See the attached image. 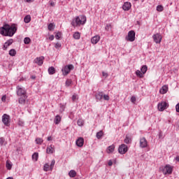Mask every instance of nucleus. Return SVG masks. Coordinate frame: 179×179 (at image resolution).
Listing matches in <instances>:
<instances>
[{"label": "nucleus", "instance_id": "54", "mask_svg": "<svg viewBox=\"0 0 179 179\" xmlns=\"http://www.w3.org/2000/svg\"><path fill=\"white\" fill-rule=\"evenodd\" d=\"M24 1L25 2H28V3L34 1V0H24Z\"/></svg>", "mask_w": 179, "mask_h": 179}, {"label": "nucleus", "instance_id": "38", "mask_svg": "<svg viewBox=\"0 0 179 179\" xmlns=\"http://www.w3.org/2000/svg\"><path fill=\"white\" fill-rule=\"evenodd\" d=\"M50 171H52V169H54V166H55V159L52 160L50 163Z\"/></svg>", "mask_w": 179, "mask_h": 179}, {"label": "nucleus", "instance_id": "41", "mask_svg": "<svg viewBox=\"0 0 179 179\" xmlns=\"http://www.w3.org/2000/svg\"><path fill=\"white\" fill-rule=\"evenodd\" d=\"M61 36H62V34L61 32H57L55 35L56 40H59L61 38Z\"/></svg>", "mask_w": 179, "mask_h": 179}, {"label": "nucleus", "instance_id": "20", "mask_svg": "<svg viewBox=\"0 0 179 179\" xmlns=\"http://www.w3.org/2000/svg\"><path fill=\"white\" fill-rule=\"evenodd\" d=\"M27 99V95L20 96L18 99V103L20 104H24L26 103V99Z\"/></svg>", "mask_w": 179, "mask_h": 179}, {"label": "nucleus", "instance_id": "26", "mask_svg": "<svg viewBox=\"0 0 179 179\" xmlns=\"http://www.w3.org/2000/svg\"><path fill=\"white\" fill-rule=\"evenodd\" d=\"M61 116L57 115L55 118V124L57 125V124H59L61 122Z\"/></svg>", "mask_w": 179, "mask_h": 179}, {"label": "nucleus", "instance_id": "10", "mask_svg": "<svg viewBox=\"0 0 179 179\" xmlns=\"http://www.w3.org/2000/svg\"><path fill=\"white\" fill-rule=\"evenodd\" d=\"M173 169H174L173 166L166 165L164 166L162 172L164 174H171L173 173Z\"/></svg>", "mask_w": 179, "mask_h": 179}, {"label": "nucleus", "instance_id": "59", "mask_svg": "<svg viewBox=\"0 0 179 179\" xmlns=\"http://www.w3.org/2000/svg\"><path fill=\"white\" fill-rule=\"evenodd\" d=\"M32 79H36V77H32Z\"/></svg>", "mask_w": 179, "mask_h": 179}, {"label": "nucleus", "instance_id": "35", "mask_svg": "<svg viewBox=\"0 0 179 179\" xmlns=\"http://www.w3.org/2000/svg\"><path fill=\"white\" fill-rule=\"evenodd\" d=\"M104 135V133H103V131H100L99 132L96 133V138L97 139H101V136Z\"/></svg>", "mask_w": 179, "mask_h": 179}, {"label": "nucleus", "instance_id": "47", "mask_svg": "<svg viewBox=\"0 0 179 179\" xmlns=\"http://www.w3.org/2000/svg\"><path fill=\"white\" fill-rule=\"evenodd\" d=\"M131 103H135V101H136V98L135 96H131Z\"/></svg>", "mask_w": 179, "mask_h": 179}, {"label": "nucleus", "instance_id": "7", "mask_svg": "<svg viewBox=\"0 0 179 179\" xmlns=\"http://www.w3.org/2000/svg\"><path fill=\"white\" fill-rule=\"evenodd\" d=\"M152 38H153L155 43H156V44H160V43H162L163 36H162V34L157 33L152 36Z\"/></svg>", "mask_w": 179, "mask_h": 179}, {"label": "nucleus", "instance_id": "3", "mask_svg": "<svg viewBox=\"0 0 179 179\" xmlns=\"http://www.w3.org/2000/svg\"><path fill=\"white\" fill-rule=\"evenodd\" d=\"M73 65L72 64L65 66L62 69V75H64V76H66V75H69V73H71V71L73 70Z\"/></svg>", "mask_w": 179, "mask_h": 179}, {"label": "nucleus", "instance_id": "6", "mask_svg": "<svg viewBox=\"0 0 179 179\" xmlns=\"http://www.w3.org/2000/svg\"><path fill=\"white\" fill-rule=\"evenodd\" d=\"M2 122L6 127H9L10 125V116L7 114L3 115Z\"/></svg>", "mask_w": 179, "mask_h": 179}, {"label": "nucleus", "instance_id": "23", "mask_svg": "<svg viewBox=\"0 0 179 179\" xmlns=\"http://www.w3.org/2000/svg\"><path fill=\"white\" fill-rule=\"evenodd\" d=\"M69 177H71V178H73L75 177H76V171L74 170H71L69 173Z\"/></svg>", "mask_w": 179, "mask_h": 179}, {"label": "nucleus", "instance_id": "36", "mask_svg": "<svg viewBox=\"0 0 179 179\" xmlns=\"http://www.w3.org/2000/svg\"><path fill=\"white\" fill-rule=\"evenodd\" d=\"M77 124L79 127H83V124H85V121L82 119H79L77 122Z\"/></svg>", "mask_w": 179, "mask_h": 179}, {"label": "nucleus", "instance_id": "51", "mask_svg": "<svg viewBox=\"0 0 179 179\" xmlns=\"http://www.w3.org/2000/svg\"><path fill=\"white\" fill-rule=\"evenodd\" d=\"M1 101H6V95H4V96H2Z\"/></svg>", "mask_w": 179, "mask_h": 179}, {"label": "nucleus", "instance_id": "22", "mask_svg": "<svg viewBox=\"0 0 179 179\" xmlns=\"http://www.w3.org/2000/svg\"><path fill=\"white\" fill-rule=\"evenodd\" d=\"M103 94V92H99L95 95L96 100H102Z\"/></svg>", "mask_w": 179, "mask_h": 179}, {"label": "nucleus", "instance_id": "8", "mask_svg": "<svg viewBox=\"0 0 179 179\" xmlns=\"http://www.w3.org/2000/svg\"><path fill=\"white\" fill-rule=\"evenodd\" d=\"M118 152L120 155H125L128 152V146L125 144H122L119 146Z\"/></svg>", "mask_w": 179, "mask_h": 179}, {"label": "nucleus", "instance_id": "24", "mask_svg": "<svg viewBox=\"0 0 179 179\" xmlns=\"http://www.w3.org/2000/svg\"><path fill=\"white\" fill-rule=\"evenodd\" d=\"M44 171H51V166L48 164H45L43 166Z\"/></svg>", "mask_w": 179, "mask_h": 179}, {"label": "nucleus", "instance_id": "18", "mask_svg": "<svg viewBox=\"0 0 179 179\" xmlns=\"http://www.w3.org/2000/svg\"><path fill=\"white\" fill-rule=\"evenodd\" d=\"M169 92V87L167 85H164L159 90V93L161 94H166Z\"/></svg>", "mask_w": 179, "mask_h": 179}, {"label": "nucleus", "instance_id": "56", "mask_svg": "<svg viewBox=\"0 0 179 179\" xmlns=\"http://www.w3.org/2000/svg\"><path fill=\"white\" fill-rule=\"evenodd\" d=\"M176 160L177 162H179V156H178V157H176Z\"/></svg>", "mask_w": 179, "mask_h": 179}, {"label": "nucleus", "instance_id": "33", "mask_svg": "<svg viewBox=\"0 0 179 179\" xmlns=\"http://www.w3.org/2000/svg\"><path fill=\"white\" fill-rule=\"evenodd\" d=\"M9 55H10V57H15L16 55V50L15 49H11L9 51Z\"/></svg>", "mask_w": 179, "mask_h": 179}, {"label": "nucleus", "instance_id": "19", "mask_svg": "<svg viewBox=\"0 0 179 179\" xmlns=\"http://www.w3.org/2000/svg\"><path fill=\"white\" fill-rule=\"evenodd\" d=\"M13 43V39H10V40L7 41L4 43V45L3 47V50H6L8 48V47H9V45H12Z\"/></svg>", "mask_w": 179, "mask_h": 179}, {"label": "nucleus", "instance_id": "45", "mask_svg": "<svg viewBox=\"0 0 179 179\" xmlns=\"http://www.w3.org/2000/svg\"><path fill=\"white\" fill-rule=\"evenodd\" d=\"M110 29H111V24H106L105 29L107 30V31H108V30H110Z\"/></svg>", "mask_w": 179, "mask_h": 179}, {"label": "nucleus", "instance_id": "52", "mask_svg": "<svg viewBox=\"0 0 179 179\" xmlns=\"http://www.w3.org/2000/svg\"><path fill=\"white\" fill-rule=\"evenodd\" d=\"M102 75L103 76H104L105 78H107V76H108V74L107 73L105 72H102Z\"/></svg>", "mask_w": 179, "mask_h": 179}, {"label": "nucleus", "instance_id": "17", "mask_svg": "<svg viewBox=\"0 0 179 179\" xmlns=\"http://www.w3.org/2000/svg\"><path fill=\"white\" fill-rule=\"evenodd\" d=\"M114 150H115V145L113 144L107 148L106 153L110 155V153H113Z\"/></svg>", "mask_w": 179, "mask_h": 179}, {"label": "nucleus", "instance_id": "5", "mask_svg": "<svg viewBox=\"0 0 179 179\" xmlns=\"http://www.w3.org/2000/svg\"><path fill=\"white\" fill-rule=\"evenodd\" d=\"M157 108L159 111H164V110H167V108H169V103L162 101L158 103Z\"/></svg>", "mask_w": 179, "mask_h": 179}, {"label": "nucleus", "instance_id": "25", "mask_svg": "<svg viewBox=\"0 0 179 179\" xmlns=\"http://www.w3.org/2000/svg\"><path fill=\"white\" fill-rule=\"evenodd\" d=\"M32 160L34 162H37V160H38V152H34L32 155Z\"/></svg>", "mask_w": 179, "mask_h": 179}, {"label": "nucleus", "instance_id": "2", "mask_svg": "<svg viewBox=\"0 0 179 179\" xmlns=\"http://www.w3.org/2000/svg\"><path fill=\"white\" fill-rule=\"evenodd\" d=\"M87 18L85 15H81L75 17L71 22V24L73 27H78L79 26H83L86 24Z\"/></svg>", "mask_w": 179, "mask_h": 179}, {"label": "nucleus", "instance_id": "32", "mask_svg": "<svg viewBox=\"0 0 179 179\" xmlns=\"http://www.w3.org/2000/svg\"><path fill=\"white\" fill-rule=\"evenodd\" d=\"M136 75L138 78H143L145 76L144 74L142 73V71H139V70H137L136 71Z\"/></svg>", "mask_w": 179, "mask_h": 179}, {"label": "nucleus", "instance_id": "49", "mask_svg": "<svg viewBox=\"0 0 179 179\" xmlns=\"http://www.w3.org/2000/svg\"><path fill=\"white\" fill-rule=\"evenodd\" d=\"M176 113H179V103L176 106Z\"/></svg>", "mask_w": 179, "mask_h": 179}, {"label": "nucleus", "instance_id": "57", "mask_svg": "<svg viewBox=\"0 0 179 179\" xmlns=\"http://www.w3.org/2000/svg\"><path fill=\"white\" fill-rule=\"evenodd\" d=\"M23 124H24L23 122H19V125H23Z\"/></svg>", "mask_w": 179, "mask_h": 179}, {"label": "nucleus", "instance_id": "21", "mask_svg": "<svg viewBox=\"0 0 179 179\" xmlns=\"http://www.w3.org/2000/svg\"><path fill=\"white\" fill-rule=\"evenodd\" d=\"M6 167L7 170H12V162L9 160L6 161Z\"/></svg>", "mask_w": 179, "mask_h": 179}, {"label": "nucleus", "instance_id": "9", "mask_svg": "<svg viewBox=\"0 0 179 179\" xmlns=\"http://www.w3.org/2000/svg\"><path fill=\"white\" fill-rule=\"evenodd\" d=\"M17 94L19 97L22 96H27L26 94V90L20 86L17 87Z\"/></svg>", "mask_w": 179, "mask_h": 179}, {"label": "nucleus", "instance_id": "37", "mask_svg": "<svg viewBox=\"0 0 179 179\" xmlns=\"http://www.w3.org/2000/svg\"><path fill=\"white\" fill-rule=\"evenodd\" d=\"M164 8L162 5H159L157 6V12H163Z\"/></svg>", "mask_w": 179, "mask_h": 179}, {"label": "nucleus", "instance_id": "1", "mask_svg": "<svg viewBox=\"0 0 179 179\" xmlns=\"http://www.w3.org/2000/svg\"><path fill=\"white\" fill-rule=\"evenodd\" d=\"M17 30V27L16 24H13L11 26L9 24H5L0 28V34L2 36H8L12 37Z\"/></svg>", "mask_w": 179, "mask_h": 179}, {"label": "nucleus", "instance_id": "34", "mask_svg": "<svg viewBox=\"0 0 179 179\" xmlns=\"http://www.w3.org/2000/svg\"><path fill=\"white\" fill-rule=\"evenodd\" d=\"M131 137L129 135H127L124 139V143H131Z\"/></svg>", "mask_w": 179, "mask_h": 179}, {"label": "nucleus", "instance_id": "39", "mask_svg": "<svg viewBox=\"0 0 179 179\" xmlns=\"http://www.w3.org/2000/svg\"><path fill=\"white\" fill-rule=\"evenodd\" d=\"M31 41V40L30 39V38L29 37H26L24 39V44H30V42Z\"/></svg>", "mask_w": 179, "mask_h": 179}, {"label": "nucleus", "instance_id": "60", "mask_svg": "<svg viewBox=\"0 0 179 179\" xmlns=\"http://www.w3.org/2000/svg\"><path fill=\"white\" fill-rule=\"evenodd\" d=\"M134 1H138V0H134Z\"/></svg>", "mask_w": 179, "mask_h": 179}, {"label": "nucleus", "instance_id": "43", "mask_svg": "<svg viewBox=\"0 0 179 179\" xmlns=\"http://www.w3.org/2000/svg\"><path fill=\"white\" fill-rule=\"evenodd\" d=\"M48 30H54V24L52 23L48 25Z\"/></svg>", "mask_w": 179, "mask_h": 179}, {"label": "nucleus", "instance_id": "11", "mask_svg": "<svg viewBox=\"0 0 179 179\" xmlns=\"http://www.w3.org/2000/svg\"><path fill=\"white\" fill-rule=\"evenodd\" d=\"M140 148H142L143 149L148 148V141L144 137L140 138Z\"/></svg>", "mask_w": 179, "mask_h": 179}, {"label": "nucleus", "instance_id": "29", "mask_svg": "<svg viewBox=\"0 0 179 179\" xmlns=\"http://www.w3.org/2000/svg\"><path fill=\"white\" fill-rule=\"evenodd\" d=\"M35 142L36 145H41L43 142H44V140H43L41 138H36Z\"/></svg>", "mask_w": 179, "mask_h": 179}, {"label": "nucleus", "instance_id": "30", "mask_svg": "<svg viewBox=\"0 0 179 179\" xmlns=\"http://www.w3.org/2000/svg\"><path fill=\"white\" fill-rule=\"evenodd\" d=\"M31 20V17H30V15H27L24 18V23H30Z\"/></svg>", "mask_w": 179, "mask_h": 179}, {"label": "nucleus", "instance_id": "4", "mask_svg": "<svg viewBox=\"0 0 179 179\" xmlns=\"http://www.w3.org/2000/svg\"><path fill=\"white\" fill-rule=\"evenodd\" d=\"M135 31H129L127 34V36L125 37V41H130V43L134 42V41L135 40Z\"/></svg>", "mask_w": 179, "mask_h": 179}, {"label": "nucleus", "instance_id": "46", "mask_svg": "<svg viewBox=\"0 0 179 179\" xmlns=\"http://www.w3.org/2000/svg\"><path fill=\"white\" fill-rule=\"evenodd\" d=\"M72 84V80H67L66 81V86H69L70 85H71Z\"/></svg>", "mask_w": 179, "mask_h": 179}, {"label": "nucleus", "instance_id": "12", "mask_svg": "<svg viewBox=\"0 0 179 179\" xmlns=\"http://www.w3.org/2000/svg\"><path fill=\"white\" fill-rule=\"evenodd\" d=\"M34 62H35V64H37V65H39V66H41V65H43V64L44 62V57L41 56L39 57H36L34 59Z\"/></svg>", "mask_w": 179, "mask_h": 179}, {"label": "nucleus", "instance_id": "53", "mask_svg": "<svg viewBox=\"0 0 179 179\" xmlns=\"http://www.w3.org/2000/svg\"><path fill=\"white\" fill-rule=\"evenodd\" d=\"M108 166H113V161L110 160L108 163Z\"/></svg>", "mask_w": 179, "mask_h": 179}, {"label": "nucleus", "instance_id": "58", "mask_svg": "<svg viewBox=\"0 0 179 179\" xmlns=\"http://www.w3.org/2000/svg\"><path fill=\"white\" fill-rule=\"evenodd\" d=\"M51 6H54V3H50Z\"/></svg>", "mask_w": 179, "mask_h": 179}, {"label": "nucleus", "instance_id": "14", "mask_svg": "<svg viewBox=\"0 0 179 179\" xmlns=\"http://www.w3.org/2000/svg\"><path fill=\"white\" fill-rule=\"evenodd\" d=\"M132 5L131 4L130 2H124L123 6H122V9L123 10H125V11H128L129 10V9H131Z\"/></svg>", "mask_w": 179, "mask_h": 179}, {"label": "nucleus", "instance_id": "55", "mask_svg": "<svg viewBox=\"0 0 179 179\" xmlns=\"http://www.w3.org/2000/svg\"><path fill=\"white\" fill-rule=\"evenodd\" d=\"M48 141H52V137H51V136L48 137Z\"/></svg>", "mask_w": 179, "mask_h": 179}, {"label": "nucleus", "instance_id": "13", "mask_svg": "<svg viewBox=\"0 0 179 179\" xmlns=\"http://www.w3.org/2000/svg\"><path fill=\"white\" fill-rule=\"evenodd\" d=\"M55 152V147L53 145H50L46 148V153L48 155H52Z\"/></svg>", "mask_w": 179, "mask_h": 179}, {"label": "nucleus", "instance_id": "27", "mask_svg": "<svg viewBox=\"0 0 179 179\" xmlns=\"http://www.w3.org/2000/svg\"><path fill=\"white\" fill-rule=\"evenodd\" d=\"M141 71L142 72V73L143 75H145V73H146V72H148V66L144 65L141 67Z\"/></svg>", "mask_w": 179, "mask_h": 179}, {"label": "nucleus", "instance_id": "16", "mask_svg": "<svg viewBox=\"0 0 179 179\" xmlns=\"http://www.w3.org/2000/svg\"><path fill=\"white\" fill-rule=\"evenodd\" d=\"M77 146H78L79 148H82V146H83V143H85V140L83 139V138L80 137L76 142Z\"/></svg>", "mask_w": 179, "mask_h": 179}, {"label": "nucleus", "instance_id": "31", "mask_svg": "<svg viewBox=\"0 0 179 179\" xmlns=\"http://www.w3.org/2000/svg\"><path fill=\"white\" fill-rule=\"evenodd\" d=\"M73 38L75 39V40H79L80 38V33H79V32H75L74 34H73Z\"/></svg>", "mask_w": 179, "mask_h": 179}, {"label": "nucleus", "instance_id": "28", "mask_svg": "<svg viewBox=\"0 0 179 179\" xmlns=\"http://www.w3.org/2000/svg\"><path fill=\"white\" fill-rule=\"evenodd\" d=\"M49 75H54L55 73V68L51 66L48 69Z\"/></svg>", "mask_w": 179, "mask_h": 179}, {"label": "nucleus", "instance_id": "40", "mask_svg": "<svg viewBox=\"0 0 179 179\" xmlns=\"http://www.w3.org/2000/svg\"><path fill=\"white\" fill-rule=\"evenodd\" d=\"M71 99L72 101H78V100L79 99V96H78V94H73Z\"/></svg>", "mask_w": 179, "mask_h": 179}, {"label": "nucleus", "instance_id": "50", "mask_svg": "<svg viewBox=\"0 0 179 179\" xmlns=\"http://www.w3.org/2000/svg\"><path fill=\"white\" fill-rule=\"evenodd\" d=\"M54 38H55L54 35H51L49 36V40H50V41H52V40H54Z\"/></svg>", "mask_w": 179, "mask_h": 179}, {"label": "nucleus", "instance_id": "48", "mask_svg": "<svg viewBox=\"0 0 179 179\" xmlns=\"http://www.w3.org/2000/svg\"><path fill=\"white\" fill-rule=\"evenodd\" d=\"M55 47V48H57V49L61 48V43H56Z\"/></svg>", "mask_w": 179, "mask_h": 179}, {"label": "nucleus", "instance_id": "44", "mask_svg": "<svg viewBox=\"0 0 179 179\" xmlns=\"http://www.w3.org/2000/svg\"><path fill=\"white\" fill-rule=\"evenodd\" d=\"M5 143V138H0V145L2 146Z\"/></svg>", "mask_w": 179, "mask_h": 179}, {"label": "nucleus", "instance_id": "15", "mask_svg": "<svg viewBox=\"0 0 179 179\" xmlns=\"http://www.w3.org/2000/svg\"><path fill=\"white\" fill-rule=\"evenodd\" d=\"M100 41V36L96 35L95 36L91 38L92 44H97Z\"/></svg>", "mask_w": 179, "mask_h": 179}, {"label": "nucleus", "instance_id": "42", "mask_svg": "<svg viewBox=\"0 0 179 179\" xmlns=\"http://www.w3.org/2000/svg\"><path fill=\"white\" fill-rule=\"evenodd\" d=\"M103 100H106V101H108V100H110V96L103 94Z\"/></svg>", "mask_w": 179, "mask_h": 179}]
</instances>
